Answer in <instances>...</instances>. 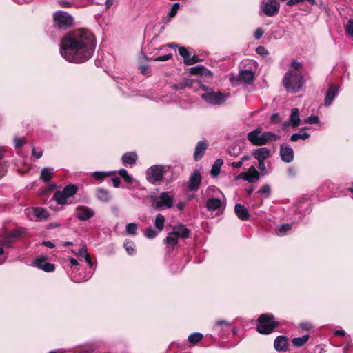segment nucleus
Masks as SVG:
<instances>
[{
  "mask_svg": "<svg viewBox=\"0 0 353 353\" xmlns=\"http://www.w3.org/2000/svg\"><path fill=\"white\" fill-rule=\"evenodd\" d=\"M179 237L172 232L168 233L167 237L164 239V243L166 244L169 250H172L178 243Z\"/></svg>",
  "mask_w": 353,
  "mask_h": 353,
  "instance_id": "nucleus-30",
  "label": "nucleus"
},
{
  "mask_svg": "<svg viewBox=\"0 0 353 353\" xmlns=\"http://www.w3.org/2000/svg\"><path fill=\"white\" fill-rule=\"evenodd\" d=\"M112 185L114 188H119L121 186V179L119 177H114L112 179Z\"/></svg>",
  "mask_w": 353,
  "mask_h": 353,
  "instance_id": "nucleus-64",
  "label": "nucleus"
},
{
  "mask_svg": "<svg viewBox=\"0 0 353 353\" xmlns=\"http://www.w3.org/2000/svg\"><path fill=\"white\" fill-rule=\"evenodd\" d=\"M309 338L308 334L303 335L301 337H296L292 339V343L295 347H301L308 341Z\"/></svg>",
  "mask_w": 353,
  "mask_h": 353,
  "instance_id": "nucleus-34",
  "label": "nucleus"
},
{
  "mask_svg": "<svg viewBox=\"0 0 353 353\" xmlns=\"http://www.w3.org/2000/svg\"><path fill=\"white\" fill-rule=\"evenodd\" d=\"M339 88L334 87L330 85L329 88L325 94L324 105L325 107L330 106L334 98L339 94Z\"/></svg>",
  "mask_w": 353,
  "mask_h": 353,
  "instance_id": "nucleus-24",
  "label": "nucleus"
},
{
  "mask_svg": "<svg viewBox=\"0 0 353 353\" xmlns=\"http://www.w3.org/2000/svg\"><path fill=\"white\" fill-rule=\"evenodd\" d=\"M279 155L281 160L286 163L292 162L294 159V152L293 149L290 145L286 143H283L280 145Z\"/></svg>",
  "mask_w": 353,
  "mask_h": 353,
  "instance_id": "nucleus-15",
  "label": "nucleus"
},
{
  "mask_svg": "<svg viewBox=\"0 0 353 353\" xmlns=\"http://www.w3.org/2000/svg\"><path fill=\"white\" fill-rule=\"evenodd\" d=\"M116 171H95L92 173V177L99 182L103 181L106 177L114 174Z\"/></svg>",
  "mask_w": 353,
  "mask_h": 353,
  "instance_id": "nucleus-31",
  "label": "nucleus"
},
{
  "mask_svg": "<svg viewBox=\"0 0 353 353\" xmlns=\"http://www.w3.org/2000/svg\"><path fill=\"white\" fill-rule=\"evenodd\" d=\"M203 336L200 332H194L190 334L188 337V342L192 345H195L197 344L199 341H201L203 339Z\"/></svg>",
  "mask_w": 353,
  "mask_h": 353,
  "instance_id": "nucleus-35",
  "label": "nucleus"
},
{
  "mask_svg": "<svg viewBox=\"0 0 353 353\" xmlns=\"http://www.w3.org/2000/svg\"><path fill=\"white\" fill-rule=\"evenodd\" d=\"M190 84L189 83L188 81H182V82H180L179 83H176V84H174L173 85V88L176 90H181V89H183L185 88V87L190 85Z\"/></svg>",
  "mask_w": 353,
  "mask_h": 353,
  "instance_id": "nucleus-58",
  "label": "nucleus"
},
{
  "mask_svg": "<svg viewBox=\"0 0 353 353\" xmlns=\"http://www.w3.org/2000/svg\"><path fill=\"white\" fill-rule=\"evenodd\" d=\"M260 178V174H247L246 178L244 180L249 183H254L255 180H258Z\"/></svg>",
  "mask_w": 353,
  "mask_h": 353,
  "instance_id": "nucleus-55",
  "label": "nucleus"
},
{
  "mask_svg": "<svg viewBox=\"0 0 353 353\" xmlns=\"http://www.w3.org/2000/svg\"><path fill=\"white\" fill-rule=\"evenodd\" d=\"M118 174L128 184H131L134 181L133 177L131 175H130L128 171L124 168L119 170Z\"/></svg>",
  "mask_w": 353,
  "mask_h": 353,
  "instance_id": "nucleus-41",
  "label": "nucleus"
},
{
  "mask_svg": "<svg viewBox=\"0 0 353 353\" xmlns=\"http://www.w3.org/2000/svg\"><path fill=\"white\" fill-rule=\"evenodd\" d=\"M234 212L237 217L241 221H248L250 217L248 209L241 203H236L234 207Z\"/></svg>",
  "mask_w": 353,
  "mask_h": 353,
  "instance_id": "nucleus-25",
  "label": "nucleus"
},
{
  "mask_svg": "<svg viewBox=\"0 0 353 353\" xmlns=\"http://www.w3.org/2000/svg\"><path fill=\"white\" fill-rule=\"evenodd\" d=\"M138 226L135 223H130L127 224L125 232L129 235H135L137 234Z\"/></svg>",
  "mask_w": 353,
  "mask_h": 353,
  "instance_id": "nucleus-46",
  "label": "nucleus"
},
{
  "mask_svg": "<svg viewBox=\"0 0 353 353\" xmlns=\"http://www.w3.org/2000/svg\"><path fill=\"white\" fill-rule=\"evenodd\" d=\"M14 145L17 150L21 149L26 143V140L23 137H15L13 139Z\"/></svg>",
  "mask_w": 353,
  "mask_h": 353,
  "instance_id": "nucleus-45",
  "label": "nucleus"
},
{
  "mask_svg": "<svg viewBox=\"0 0 353 353\" xmlns=\"http://www.w3.org/2000/svg\"><path fill=\"white\" fill-rule=\"evenodd\" d=\"M226 205V200L223 195L222 199L210 198L207 200L205 207L209 212L217 211L223 212Z\"/></svg>",
  "mask_w": 353,
  "mask_h": 353,
  "instance_id": "nucleus-12",
  "label": "nucleus"
},
{
  "mask_svg": "<svg viewBox=\"0 0 353 353\" xmlns=\"http://www.w3.org/2000/svg\"><path fill=\"white\" fill-rule=\"evenodd\" d=\"M287 173L289 177L294 178L296 175V170L294 167H289L287 170Z\"/></svg>",
  "mask_w": 353,
  "mask_h": 353,
  "instance_id": "nucleus-61",
  "label": "nucleus"
},
{
  "mask_svg": "<svg viewBox=\"0 0 353 353\" xmlns=\"http://www.w3.org/2000/svg\"><path fill=\"white\" fill-rule=\"evenodd\" d=\"M263 33V30L261 28H258L254 32V37L256 39H259L262 37Z\"/></svg>",
  "mask_w": 353,
  "mask_h": 353,
  "instance_id": "nucleus-60",
  "label": "nucleus"
},
{
  "mask_svg": "<svg viewBox=\"0 0 353 353\" xmlns=\"http://www.w3.org/2000/svg\"><path fill=\"white\" fill-rule=\"evenodd\" d=\"M139 70L141 74L145 76H150L151 74V68L148 65H140L139 66Z\"/></svg>",
  "mask_w": 353,
  "mask_h": 353,
  "instance_id": "nucleus-50",
  "label": "nucleus"
},
{
  "mask_svg": "<svg viewBox=\"0 0 353 353\" xmlns=\"http://www.w3.org/2000/svg\"><path fill=\"white\" fill-rule=\"evenodd\" d=\"M48 257L46 256H40L37 257L32 262V265L46 272H52L55 270V265L53 263L47 262Z\"/></svg>",
  "mask_w": 353,
  "mask_h": 353,
  "instance_id": "nucleus-14",
  "label": "nucleus"
},
{
  "mask_svg": "<svg viewBox=\"0 0 353 353\" xmlns=\"http://www.w3.org/2000/svg\"><path fill=\"white\" fill-rule=\"evenodd\" d=\"M345 31L348 37H353V19H350L347 21L345 26Z\"/></svg>",
  "mask_w": 353,
  "mask_h": 353,
  "instance_id": "nucleus-47",
  "label": "nucleus"
},
{
  "mask_svg": "<svg viewBox=\"0 0 353 353\" xmlns=\"http://www.w3.org/2000/svg\"><path fill=\"white\" fill-rule=\"evenodd\" d=\"M166 173L165 167L161 165H154L148 168L146 170V179L153 185H157L163 181Z\"/></svg>",
  "mask_w": 353,
  "mask_h": 353,
  "instance_id": "nucleus-8",
  "label": "nucleus"
},
{
  "mask_svg": "<svg viewBox=\"0 0 353 353\" xmlns=\"http://www.w3.org/2000/svg\"><path fill=\"white\" fill-rule=\"evenodd\" d=\"M303 65L296 60H293L290 68L285 74L283 84L285 90L292 94L297 93L301 90L305 81L300 71Z\"/></svg>",
  "mask_w": 353,
  "mask_h": 353,
  "instance_id": "nucleus-2",
  "label": "nucleus"
},
{
  "mask_svg": "<svg viewBox=\"0 0 353 353\" xmlns=\"http://www.w3.org/2000/svg\"><path fill=\"white\" fill-rule=\"evenodd\" d=\"M201 183V175L198 170H195L190 175L188 188L191 192L197 191Z\"/></svg>",
  "mask_w": 353,
  "mask_h": 353,
  "instance_id": "nucleus-17",
  "label": "nucleus"
},
{
  "mask_svg": "<svg viewBox=\"0 0 353 353\" xmlns=\"http://www.w3.org/2000/svg\"><path fill=\"white\" fill-rule=\"evenodd\" d=\"M96 46V37L90 30L77 28L62 37L59 52L70 63H83L92 57Z\"/></svg>",
  "mask_w": 353,
  "mask_h": 353,
  "instance_id": "nucleus-1",
  "label": "nucleus"
},
{
  "mask_svg": "<svg viewBox=\"0 0 353 353\" xmlns=\"http://www.w3.org/2000/svg\"><path fill=\"white\" fill-rule=\"evenodd\" d=\"M90 277V276L88 278L72 276V280L75 283H81L87 281Z\"/></svg>",
  "mask_w": 353,
  "mask_h": 353,
  "instance_id": "nucleus-62",
  "label": "nucleus"
},
{
  "mask_svg": "<svg viewBox=\"0 0 353 353\" xmlns=\"http://www.w3.org/2000/svg\"><path fill=\"white\" fill-rule=\"evenodd\" d=\"M25 214L30 221H46L50 216L47 210L41 207L26 208L25 210Z\"/></svg>",
  "mask_w": 353,
  "mask_h": 353,
  "instance_id": "nucleus-10",
  "label": "nucleus"
},
{
  "mask_svg": "<svg viewBox=\"0 0 353 353\" xmlns=\"http://www.w3.org/2000/svg\"><path fill=\"white\" fill-rule=\"evenodd\" d=\"M123 247L129 255H134L136 254V248L134 241L125 240Z\"/></svg>",
  "mask_w": 353,
  "mask_h": 353,
  "instance_id": "nucleus-36",
  "label": "nucleus"
},
{
  "mask_svg": "<svg viewBox=\"0 0 353 353\" xmlns=\"http://www.w3.org/2000/svg\"><path fill=\"white\" fill-rule=\"evenodd\" d=\"M257 331L263 334H268L272 332L274 329L278 326V322L274 320L272 314H263L258 319Z\"/></svg>",
  "mask_w": 353,
  "mask_h": 353,
  "instance_id": "nucleus-7",
  "label": "nucleus"
},
{
  "mask_svg": "<svg viewBox=\"0 0 353 353\" xmlns=\"http://www.w3.org/2000/svg\"><path fill=\"white\" fill-rule=\"evenodd\" d=\"M10 155V152L7 147L0 146V161ZM4 175V171L0 166V177Z\"/></svg>",
  "mask_w": 353,
  "mask_h": 353,
  "instance_id": "nucleus-40",
  "label": "nucleus"
},
{
  "mask_svg": "<svg viewBox=\"0 0 353 353\" xmlns=\"http://www.w3.org/2000/svg\"><path fill=\"white\" fill-rule=\"evenodd\" d=\"M172 232L179 238L183 239L188 238L190 234V230L181 223L174 225Z\"/></svg>",
  "mask_w": 353,
  "mask_h": 353,
  "instance_id": "nucleus-23",
  "label": "nucleus"
},
{
  "mask_svg": "<svg viewBox=\"0 0 353 353\" xmlns=\"http://www.w3.org/2000/svg\"><path fill=\"white\" fill-rule=\"evenodd\" d=\"M115 81L118 83L119 88L123 94L130 96L132 93L134 92L132 90H131L132 83L130 82V81L119 77L116 78Z\"/></svg>",
  "mask_w": 353,
  "mask_h": 353,
  "instance_id": "nucleus-21",
  "label": "nucleus"
},
{
  "mask_svg": "<svg viewBox=\"0 0 353 353\" xmlns=\"http://www.w3.org/2000/svg\"><path fill=\"white\" fill-rule=\"evenodd\" d=\"M53 200H54L57 204L61 205H65L70 204V202H68V198L63 193L62 190H57L54 192L53 197Z\"/></svg>",
  "mask_w": 353,
  "mask_h": 353,
  "instance_id": "nucleus-28",
  "label": "nucleus"
},
{
  "mask_svg": "<svg viewBox=\"0 0 353 353\" xmlns=\"http://www.w3.org/2000/svg\"><path fill=\"white\" fill-rule=\"evenodd\" d=\"M160 232L158 230H154L152 227H148L145 230V236L148 239H154L157 236Z\"/></svg>",
  "mask_w": 353,
  "mask_h": 353,
  "instance_id": "nucleus-44",
  "label": "nucleus"
},
{
  "mask_svg": "<svg viewBox=\"0 0 353 353\" xmlns=\"http://www.w3.org/2000/svg\"><path fill=\"white\" fill-rule=\"evenodd\" d=\"M231 323L225 320H218L214 326V330L219 333L220 338H223L226 332L229 331Z\"/></svg>",
  "mask_w": 353,
  "mask_h": 353,
  "instance_id": "nucleus-19",
  "label": "nucleus"
},
{
  "mask_svg": "<svg viewBox=\"0 0 353 353\" xmlns=\"http://www.w3.org/2000/svg\"><path fill=\"white\" fill-rule=\"evenodd\" d=\"M310 137L308 132H296L290 136V140L292 142L298 141L299 140H305Z\"/></svg>",
  "mask_w": 353,
  "mask_h": 353,
  "instance_id": "nucleus-38",
  "label": "nucleus"
},
{
  "mask_svg": "<svg viewBox=\"0 0 353 353\" xmlns=\"http://www.w3.org/2000/svg\"><path fill=\"white\" fill-rule=\"evenodd\" d=\"M165 217L162 214H158L154 219V226L156 229L161 232L163 229Z\"/></svg>",
  "mask_w": 353,
  "mask_h": 353,
  "instance_id": "nucleus-39",
  "label": "nucleus"
},
{
  "mask_svg": "<svg viewBox=\"0 0 353 353\" xmlns=\"http://www.w3.org/2000/svg\"><path fill=\"white\" fill-rule=\"evenodd\" d=\"M179 53L183 58V61L187 60L190 55L185 47L179 48Z\"/></svg>",
  "mask_w": 353,
  "mask_h": 353,
  "instance_id": "nucleus-54",
  "label": "nucleus"
},
{
  "mask_svg": "<svg viewBox=\"0 0 353 353\" xmlns=\"http://www.w3.org/2000/svg\"><path fill=\"white\" fill-rule=\"evenodd\" d=\"M26 234L27 229L26 228H17L15 230L3 235L2 245L6 248H11L18 239H20Z\"/></svg>",
  "mask_w": 353,
  "mask_h": 353,
  "instance_id": "nucleus-9",
  "label": "nucleus"
},
{
  "mask_svg": "<svg viewBox=\"0 0 353 353\" xmlns=\"http://www.w3.org/2000/svg\"><path fill=\"white\" fill-rule=\"evenodd\" d=\"M95 215V211L86 205H78L74 210L75 217L81 221H85Z\"/></svg>",
  "mask_w": 353,
  "mask_h": 353,
  "instance_id": "nucleus-13",
  "label": "nucleus"
},
{
  "mask_svg": "<svg viewBox=\"0 0 353 353\" xmlns=\"http://www.w3.org/2000/svg\"><path fill=\"white\" fill-rule=\"evenodd\" d=\"M301 124V119H300V113L299 110L296 108H294L291 110V114L290 116V119L287 121H285L283 124V128H287L291 126L292 128L295 129Z\"/></svg>",
  "mask_w": 353,
  "mask_h": 353,
  "instance_id": "nucleus-16",
  "label": "nucleus"
},
{
  "mask_svg": "<svg viewBox=\"0 0 353 353\" xmlns=\"http://www.w3.org/2000/svg\"><path fill=\"white\" fill-rule=\"evenodd\" d=\"M122 163L124 165H133L137 160V155L135 152H126L122 156Z\"/></svg>",
  "mask_w": 353,
  "mask_h": 353,
  "instance_id": "nucleus-29",
  "label": "nucleus"
},
{
  "mask_svg": "<svg viewBox=\"0 0 353 353\" xmlns=\"http://www.w3.org/2000/svg\"><path fill=\"white\" fill-rule=\"evenodd\" d=\"M223 164V161L221 159H216L214 163L212 168L211 169V174L216 177L220 173L221 167Z\"/></svg>",
  "mask_w": 353,
  "mask_h": 353,
  "instance_id": "nucleus-37",
  "label": "nucleus"
},
{
  "mask_svg": "<svg viewBox=\"0 0 353 353\" xmlns=\"http://www.w3.org/2000/svg\"><path fill=\"white\" fill-rule=\"evenodd\" d=\"M258 193L265 195L266 197H269L271 193L270 186L268 184H264L261 186Z\"/></svg>",
  "mask_w": 353,
  "mask_h": 353,
  "instance_id": "nucleus-48",
  "label": "nucleus"
},
{
  "mask_svg": "<svg viewBox=\"0 0 353 353\" xmlns=\"http://www.w3.org/2000/svg\"><path fill=\"white\" fill-rule=\"evenodd\" d=\"M199 61V58L196 55H193L192 57H189L187 60H184V63L185 65H191L194 63H196Z\"/></svg>",
  "mask_w": 353,
  "mask_h": 353,
  "instance_id": "nucleus-53",
  "label": "nucleus"
},
{
  "mask_svg": "<svg viewBox=\"0 0 353 353\" xmlns=\"http://www.w3.org/2000/svg\"><path fill=\"white\" fill-rule=\"evenodd\" d=\"M73 23L74 18L68 12L57 10L52 15V25L58 30H68L72 26Z\"/></svg>",
  "mask_w": 353,
  "mask_h": 353,
  "instance_id": "nucleus-5",
  "label": "nucleus"
},
{
  "mask_svg": "<svg viewBox=\"0 0 353 353\" xmlns=\"http://www.w3.org/2000/svg\"><path fill=\"white\" fill-rule=\"evenodd\" d=\"M59 3L63 8H70L72 5V3L71 1H68V0H60L59 1Z\"/></svg>",
  "mask_w": 353,
  "mask_h": 353,
  "instance_id": "nucleus-63",
  "label": "nucleus"
},
{
  "mask_svg": "<svg viewBox=\"0 0 353 353\" xmlns=\"http://www.w3.org/2000/svg\"><path fill=\"white\" fill-rule=\"evenodd\" d=\"M203 93L201 94V99L207 103L212 105H220L223 104L228 99L229 94H224L219 91H214L212 88L205 85L202 87Z\"/></svg>",
  "mask_w": 353,
  "mask_h": 353,
  "instance_id": "nucleus-4",
  "label": "nucleus"
},
{
  "mask_svg": "<svg viewBox=\"0 0 353 353\" xmlns=\"http://www.w3.org/2000/svg\"><path fill=\"white\" fill-rule=\"evenodd\" d=\"M53 172V168H43L41 172L40 179L44 182L48 183L51 180Z\"/></svg>",
  "mask_w": 353,
  "mask_h": 353,
  "instance_id": "nucleus-32",
  "label": "nucleus"
},
{
  "mask_svg": "<svg viewBox=\"0 0 353 353\" xmlns=\"http://www.w3.org/2000/svg\"><path fill=\"white\" fill-rule=\"evenodd\" d=\"M256 52L257 54L262 55V56H265L269 54V52L268 51V50L263 46H258L256 49Z\"/></svg>",
  "mask_w": 353,
  "mask_h": 353,
  "instance_id": "nucleus-59",
  "label": "nucleus"
},
{
  "mask_svg": "<svg viewBox=\"0 0 353 353\" xmlns=\"http://www.w3.org/2000/svg\"><path fill=\"white\" fill-rule=\"evenodd\" d=\"M254 79L255 74L254 72L250 70H241L237 76L238 81L245 85L251 84Z\"/></svg>",
  "mask_w": 353,
  "mask_h": 353,
  "instance_id": "nucleus-18",
  "label": "nucleus"
},
{
  "mask_svg": "<svg viewBox=\"0 0 353 353\" xmlns=\"http://www.w3.org/2000/svg\"><path fill=\"white\" fill-rule=\"evenodd\" d=\"M180 7V3H174L172 6V8L168 13V17H174L176 15L177 12H178V10Z\"/></svg>",
  "mask_w": 353,
  "mask_h": 353,
  "instance_id": "nucleus-51",
  "label": "nucleus"
},
{
  "mask_svg": "<svg viewBox=\"0 0 353 353\" xmlns=\"http://www.w3.org/2000/svg\"><path fill=\"white\" fill-rule=\"evenodd\" d=\"M208 147V143L205 140L200 141L196 143L194 152V161H198L201 159Z\"/></svg>",
  "mask_w": 353,
  "mask_h": 353,
  "instance_id": "nucleus-20",
  "label": "nucleus"
},
{
  "mask_svg": "<svg viewBox=\"0 0 353 353\" xmlns=\"http://www.w3.org/2000/svg\"><path fill=\"white\" fill-rule=\"evenodd\" d=\"M96 196L99 201L104 203L109 202L112 199L109 191L103 188H97Z\"/></svg>",
  "mask_w": 353,
  "mask_h": 353,
  "instance_id": "nucleus-27",
  "label": "nucleus"
},
{
  "mask_svg": "<svg viewBox=\"0 0 353 353\" xmlns=\"http://www.w3.org/2000/svg\"><path fill=\"white\" fill-rule=\"evenodd\" d=\"M304 122L307 124H318L320 123V119L316 115H311L305 118Z\"/></svg>",
  "mask_w": 353,
  "mask_h": 353,
  "instance_id": "nucleus-49",
  "label": "nucleus"
},
{
  "mask_svg": "<svg viewBox=\"0 0 353 353\" xmlns=\"http://www.w3.org/2000/svg\"><path fill=\"white\" fill-rule=\"evenodd\" d=\"M260 10L268 17L275 16L280 10V3L277 0H263Z\"/></svg>",
  "mask_w": 353,
  "mask_h": 353,
  "instance_id": "nucleus-11",
  "label": "nucleus"
},
{
  "mask_svg": "<svg viewBox=\"0 0 353 353\" xmlns=\"http://www.w3.org/2000/svg\"><path fill=\"white\" fill-rule=\"evenodd\" d=\"M274 348L278 352L286 351L288 346V338L285 336H279L274 343Z\"/></svg>",
  "mask_w": 353,
  "mask_h": 353,
  "instance_id": "nucleus-26",
  "label": "nucleus"
},
{
  "mask_svg": "<svg viewBox=\"0 0 353 353\" xmlns=\"http://www.w3.org/2000/svg\"><path fill=\"white\" fill-rule=\"evenodd\" d=\"M150 200L156 209L163 210L173 207L174 196L165 191L161 192L158 196H150Z\"/></svg>",
  "mask_w": 353,
  "mask_h": 353,
  "instance_id": "nucleus-6",
  "label": "nucleus"
},
{
  "mask_svg": "<svg viewBox=\"0 0 353 353\" xmlns=\"http://www.w3.org/2000/svg\"><path fill=\"white\" fill-rule=\"evenodd\" d=\"M62 191L68 199L75 195L78 191V187L75 184H69L65 185Z\"/></svg>",
  "mask_w": 353,
  "mask_h": 353,
  "instance_id": "nucleus-33",
  "label": "nucleus"
},
{
  "mask_svg": "<svg viewBox=\"0 0 353 353\" xmlns=\"http://www.w3.org/2000/svg\"><path fill=\"white\" fill-rule=\"evenodd\" d=\"M206 70L207 69L205 67L200 65L190 68V74L195 75L204 74Z\"/></svg>",
  "mask_w": 353,
  "mask_h": 353,
  "instance_id": "nucleus-42",
  "label": "nucleus"
},
{
  "mask_svg": "<svg viewBox=\"0 0 353 353\" xmlns=\"http://www.w3.org/2000/svg\"><path fill=\"white\" fill-rule=\"evenodd\" d=\"M172 57V54L171 53H168L165 55L159 56L153 59L154 61H166L170 59Z\"/></svg>",
  "mask_w": 353,
  "mask_h": 353,
  "instance_id": "nucleus-57",
  "label": "nucleus"
},
{
  "mask_svg": "<svg viewBox=\"0 0 353 353\" xmlns=\"http://www.w3.org/2000/svg\"><path fill=\"white\" fill-rule=\"evenodd\" d=\"M247 138L254 145H263L269 142L279 140L280 137L279 134L270 131H265L261 133V128H259L248 132Z\"/></svg>",
  "mask_w": 353,
  "mask_h": 353,
  "instance_id": "nucleus-3",
  "label": "nucleus"
},
{
  "mask_svg": "<svg viewBox=\"0 0 353 353\" xmlns=\"http://www.w3.org/2000/svg\"><path fill=\"white\" fill-rule=\"evenodd\" d=\"M32 155L36 159H40L43 155V150L40 148H36L34 146L32 148Z\"/></svg>",
  "mask_w": 353,
  "mask_h": 353,
  "instance_id": "nucleus-56",
  "label": "nucleus"
},
{
  "mask_svg": "<svg viewBox=\"0 0 353 353\" xmlns=\"http://www.w3.org/2000/svg\"><path fill=\"white\" fill-rule=\"evenodd\" d=\"M292 229V225L290 223H283L278 226L277 234L281 235L285 234L288 231Z\"/></svg>",
  "mask_w": 353,
  "mask_h": 353,
  "instance_id": "nucleus-43",
  "label": "nucleus"
},
{
  "mask_svg": "<svg viewBox=\"0 0 353 353\" xmlns=\"http://www.w3.org/2000/svg\"><path fill=\"white\" fill-rule=\"evenodd\" d=\"M251 154L256 160H265L271 156V152L268 148L262 147L253 150Z\"/></svg>",
  "mask_w": 353,
  "mask_h": 353,
  "instance_id": "nucleus-22",
  "label": "nucleus"
},
{
  "mask_svg": "<svg viewBox=\"0 0 353 353\" xmlns=\"http://www.w3.org/2000/svg\"><path fill=\"white\" fill-rule=\"evenodd\" d=\"M72 252L77 254L79 257L83 258L84 256H87V248L85 245L82 246L77 252L72 250Z\"/></svg>",
  "mask_w": 353,
  "mask_h": 353,
  "instance_id": "nucleus-52",
  "label": "nucleus"
}]
</instances>
